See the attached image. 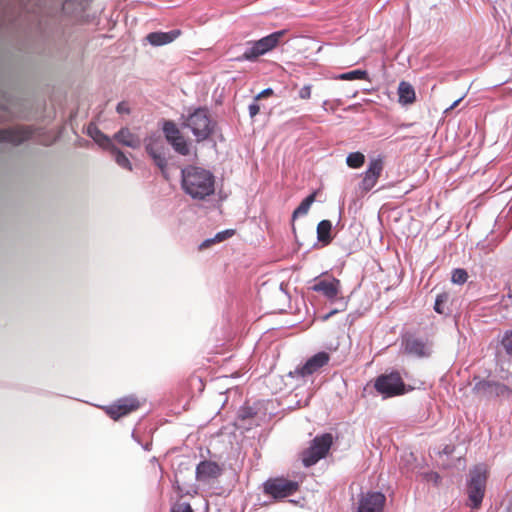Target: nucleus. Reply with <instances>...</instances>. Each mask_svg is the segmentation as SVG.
Wrapping results in <instances>:
<instances>
[{"label": "nucleus", "instance_id": "1", "mask_svg": "<svg viewBox=\"0 0 512 512\" xmlns=\"http://www.w3.org/2000/svg\"><path fill=\"white\" fill-rule=\"evenodd\" d=\"M181 187L194 200H204L215 192V176L205 168L187 165L181 169Z\"/></svg>", "mask_w": 512, "mask_h": 512}, {"label": "nucleus", "instance_id": "2", "mask_svg": "<svg viewBox=\"0 0 512 512\" xmlns=\"http://www.w3.org/2000/svg\"><path fill=\"white\" fill-rule=\"evenodd\" d=\"M311 289L315 292L321 293L325 298L337 304V308L332 309L329 313L323 316L324 320H327L332 315L343 311L346 308L347 302L344 300V297L340 295L341 283L338 279L330 276L315 278Z\"/></svg>", "mask_w": 512, "mask_h": 512}, {"label": "nucleus", "instance_id": "3", "mask_svg": "<svg viewBox=\"0 0 512 512\" xmlns=\"http://www.w3.org/2000/svg\"><path fill=\"white\" fill-rule=\"evenodd\" d=\"M285 34L286 30H279L257 41L247 42L245 51L242 55L235 57V60L238 62L256 60L259 56L273 50L280 43Z\"/></svg>", "mask_w": 512, "mask_h": 512}, {"label": "nucleus", "instance_id": "4", "mask_svg": "<svg viewBox=\"0 0 512 512\" xmlns=\"http://www.w3.org/2000/svg\"><path fill=\"white\" fill-rule=\"evenodd\" d=\"M183 119V127L189 128L198 142L206 140L213 132L214 123L206 108H197Z\"/></svg>", "mask_w": 512, "mask_h": 512}, {"label": "nucleus", "instance_id": "5", "mask_svg": "<svg viewBox=\"0 0 512 512\" xmlns=\"http://www.w3.org/2000/svg\"><path fill=\"white\" fill-rule=\"evenodd\" d=\"M487 480V470L483 465H477L469 472V478L467 480V495L469 499V505L473 509H477L481 506Z\"/></svg>", "mask_w": 512, "mask_h": 512}, {"label": "nucleus", "instance_id": "6", "mask_svg": "<svg viewBox=\"0 0 512 512\" xmlns=\"http://www.w3.org/2000/svg\"><path fill=\"white\" fill-rule=\"evenodd\" d=\"M333 443V437L329 433L316 436L310 446L302 452V462L305 467H311L315 465L319 460L323 459L331 445Z\"/></svg>", "mask_w": 512, "mask_h": 512}, {"label": "nucleus", "instance_id": "7", "mask_svg": "<svg viewBox=\"0 0 512 512\" xmlns=\"http://www.w3.org/2000/svg\"><path fill=\"white\" fill-rule=\"evenodd\" d=\"M374 388L383 398L394 397L405 392V384L398 372L379 375L375 379Z\"/></svg>", "mask_w": 512, "mask_h": 512}, {"label": "nucleus", "instance_id": "8", "mask_svg": "<svg viewBox=\"0 0 512 512\" xmlns=\"http://www.w3.org/2000/svg\"><path fill=\"white\" fill-rule=\"evenodd\" d=\"M298 489V482L285 478H270L263 483V492L274 500L289 497Z\"/></svg>", "mask_w": 512, "mask_h": 512}, {"label": "nucleus", "instance_id": "9", "mask_svg": "<svg viewBox=\"0 0 512 512\" xmlns=\"http://www.w3.org/2000/svg\"><path fill=\"white\" fill-rule=\"evenodd\" d=\"M473 392L480 398L491 399L494 397L508 398L511 395V390L505 384L491 381L479 380L473 387Z\"/></svg>", "mask_w": 512, "mask_h": 512}, {"label": "nucleus", "instance_id": "10", "mask_svg": "<svg viewBox=\"0 0 512 512\" xmlns=\"http://www.w3.org/2000/svg\"><path fill=\"white\" fill-rule=\"evenodd\" d=\"M328 362V353L324 351L318 352L310 357L303 365L298 366L294 371L289 372L288 376L305 378L318 372Z\"/></svg>", "mask_w": 512, "mask_h": 512}, {"label": "nucleus", "instance_id": "11", "mask_svg": "<svg viewBox=\"0 0 512 512\" xmlns=\"http://www.w3.org/2000/svg\"><path fill=\"white\" fill-rule=\"evenodd\" d=\"M162 130L167 142L171 144V146L176 152L184 156L189 154V146L184 137L182 136L179 128L173 121H164Z\"/></svg>", "mask_w": 512, "mask_h": 512}, {"label": "nucleus", "instance_id": "12", "mask_svg": "<svg viewBox=\"0 0 512 512\" xmlns=\"http://www.w3.org/2000/svg\"><path fill=\"white\" fill-rule=\"evenodd\" d=\"M383 170V161L380 157L370 160L367 170L363 174V179L359 183V189L367 193L375 187L381 172Z\"/></svg>", "mask_w": 512, "mask_h": 512}, {"label": "nucleus", "instance_id": "13", "mask_svg": "<svg viewBox=\"0 0 512 512\" xmlns=\"http://www.w3.org/2000/svg\"><path fill=\"white\" fill-rule=\"evenodd\" d=\"M140 403L134 396H128L117 400L114 404L105 408L106 413L114 420L126 416L130 412L138 409Z\"/></svg>", "mask_w": 512, "mask_h": 512}, {"label": "nucleus", "instance_id": "14", "mask_svg": "<svg viewBox=\"0 0 512 512\" xmlns=\"http://www.w3.org/2000/svg\"><path fill=\"white\" fill-rule=\"evenodd\" d=\"M386 497L381 492L362 494L358 500L356 512H382Z\"/></svg>", "mask_w": 512, "mask_h": 512}, {"label": "nucleus", "instance_id": "15", "mask_svg": "<svg viewBox=\"0 0 512 512\" xmlns=\"http://www.w3.org/2000/svg\"><path fill=\"white\" fill-rule=\"evenodd\" d=\"M222 474V468L214 461H201L195 471L196 480L203 484H210Z\"/></svg>", "mask_w": 512, "mask_h": 512}, {"label": "nucleus", "instance_id": "16", "mask_svg": "<svg viewBox=\"0 0 512 512\" xmlns=\"http://www.w3.org/2000/svg\"><path fill=\"white\" fill-rule=\"evenodd\" d=\"M405 351L416 357H427L431 354V345L422 338L408 337L405 340Z\"/></svg>", "mask_w": 512, "mask_h": 512}, {"label": "nucleus", "instance_id": "17", "mask_svg": "<svg viewBox=\"0 0 512 512\" xmlns=\"http://www.w3.org/2000/svg\"><path fill=\"white\" fill-rule=\"evenodd\" d=\"M179 35V30H171L169 32H152L146 36V39L152 46H162L173 42Z\"/></svg>", "mask_w": 512, "mask_h": 512}, {"label": "nucleus", "instance_id": "18", "mask_svg": "<svg viewBox=\"0 0 512 512\" xmlns=\"http://www.w3.org/2000/svg\"><path fill=\"white\" fill-rule=\"evenodd\" d=\"M114 139L123 146L132 149H137L141 146L140 138L137 135L131 133L128 128H121L118 132L115 133Z\"/></svg>", "mask_w": 512, "mask_h": 512}, {"label": "nucleus", "instance_id": "19", "mask_svg": "<svg viewBox=\"0 0 512 512\" xmlns=\"http://www.w3.org/2000/svg\"><path fill=\"white\" fill-rule=\"evenodd\" d=\"M87 134L102 148L109 150L113 146L112 139L104 134L95 124H89Z\"/></svg>", "mask_w": 512, "mask_h": 512}, {"label": "nucleus", "instance_id": "20", "mask_svg": "<svg viewBox=\"0 0 512 512\" xmlns=\"http://www.w3.org/2000/svg\"><path fill=\"white\" fill-rule=\"evenodd\" d=\"M398 101L401 105H410L415 99V90L414 87L406 81H401L398 85Z\"/></svg>", "mask_w": 512, "mask_h": 512}, {"label": "nucleus", "instance_id": "21", "mask_svg": "<svg viewBox=\"0 0 512 512\" xmlns=\"http://www.w3.org/2000/svg\"><path fill=\"white\" fill-rule=\"evenodd\" d=\"M145 150L148 155H153V153L164 152L166 151L165 144L160 134L154 133L146 137L145 139Z\"/></svg>", "mask_w": 512, "mask_h": 512}, {"label": "nucleus", "instance_id": "22", "mask_svg": "<svg viewBox=\"0 0 512 512\" xmlns=\"http://www.w3.org/2000/svg\"><path fill=\"white\" fill-rule=\"evenodd\" d=\"M316 193L313 192L309 194L306 198L302 200L299 206L294 210L292 214V218L295 219L299 216H304L308 213L311 205L315 202Z\"/></svg>", "mask_w": 512, "mask_h": 512}, {"label": "nucleus", "instance_id": "23", "mask_svg": "<svg viewBox=\"0 0 512 512\" xmlns=\"http://www.w3.org/2000/svg\"><path fill=\"white\" fill-rule=\"evenodd\" d=\"M62 10L67 15H78L84 10V3L82 0H65Z\"/></svg>", "mask_w": 512, "mask_h": 512}, {"label": "nucleus", "instance_id": "24", "mask_svg": "<svg viewBox=\"0 0 512 512\" xmlns=\"http://www.w3.org/2000/svg\"><path fill=\"white\" fill-rule=\"evenodd\" d=\"M332 224L329 220H322L317 225V236L318 240L323 243H329L331 240L330 232H331Z\"/></svg>", "mask_w": 512, "mask_h": 512}, {"label": "nucleus", "instance_id": "25", "mask_svg": "<svg viewBox=\"0 0 512 512\" xmlns=\"http://www.w3.org/2000/svg\"><path fill=\"white\" fill-rule=\"evenodd\" d=\"M109 151L114 155L115 162L122 168L127 169L129 171L132 170V164L128 157L118 149L114 144L109 149Z\"/></svg>", "mask_w": 512, "mask_h": 512}, {"label": "nucleus", "instance_id": "26", "mask_svg": "<svg viewBox=\"0 0 512 512\" xmlns=\"http://www.w3.org/2000/svg\"><path fill=\"white\" fill-rule=\"evenodd\" d=\"M154 164L160 169L162 175L168 179V174H167V157H166V151L164 152H158V153H153V155H149Z\"/></svg>", "mask_w": 512, "mask_h": 512}, {"label": "nucleus", "instance_id": "27", "mask_svg": "<svg viewBox=\"0 0 512 512\" xmlns=\"http://www.w3.org/2000/svg\"><path fill=\"white\" fill-rule=\"evenodd\" d=\"M25 139L24 136L12 130H0V142H10L15 145L20 144Z\"/></svg>", "mask_w": 512, "mask_h": 512}, {"label": "nucleus", "instance_id": "28", "mask_svg": "<svg viewBox=\"0 0 512 512\" xmlns=\"http://www.w3.org/2000/svg\"><path fill=\"white\" fill-rule=\"evenodd\" d=\"M367 78H368L367 71L361 70V69L345 72V73L339 74L338 76L335 77V79L347 80V81L367 79Z\"/></svg>", "mask_w": 512, "mask_h": 512}, {"label": "nucleus", "instance_id": "29", "mask_svg": "<svg viewBox=\"0 0 512 512\" xmlns=\"http://www.w3.org/2000/svg\"><path fill=\"white\" fill-rule=\"evenodd\" d=\"M365 163V156L361 152L349 153L346 157V164L353 169L360 168Z\"/></svg>", "mask_w": 512, "mask_h": 512}, {"label": "nucleus", "instance_id": "30", "mask_svg": "<svg viewBox=\"0 0 512 512\" xmlns=\"http://www.w3.org/2000/svg\"><path fill=\"white\" fill-rule=\"evenodd\" d=\"M449 295L447 293H441L436 296L434 310L439 314H445L444 304L448 301Z\"/></svg>", "mask_w": 512, "mask_h": 512}, {"label": "nucleus", "instance_id": "31", "mask_svg": "<svg viewBox=\"0 0 512 512\" xmlns=\"http://www.w3.org/2000/svg\"><path fill=\"white\" fill-rule=\"evenodd\" d=\"M501 345L503 346L506 354L512 359V330L504 333Z\"/></svg>", "mask_w": 512, "mask_h": 512}, {"label": "nucleus", "instance_id": "32", "mask_svg": "<svg viewBox=\"0 0 512 512\" xmlns=\"http://www.w3.org/2000/svg\"><path fill=\"white\" fill-rule=\"evenodd\" d=\"M468 274L464 269H454L452 272L451 280L455 284H464L467 281Z\"/></svg>", "mask_w": 512, "mask_h": 512}, {"label": "nucleus", "instance_id": "33", "mask_svg": "<svg viewBox=\"0 0 512 512\" xmlns=\"http://www.w3.org/2000/svg\"><path fill=\"white\" fill-rule=\"evenodd\" d=\"M312 86L310 84L304 85L298 93L300 99L307 100L311 97Z\"/></svg>", "mask_w": 512, "mask_h": 512}, {"label": "nucleus", "instance_id": "34", "mask_svg": "<svg viewBox=\"0 0 512 512\" xmlns=\"http://www.w3.org/2000/svg\"><path fill=\"white\" fill-rule=\"evenodd\" d=\"M172 512H193V510L188 503H180V504H177L172 509Z\"/></svg>", "mask_w": 512, "mask_h": 512}, {"label": "nucleus", "instance_id": "35", "mask_svg": "<svg viewBox=\"0 0 512 512\" xmlns=\"http://www.w3.org/2000/svg\"><path fill=\"white\" fill-rule=\"evenodd\" d=\"M248 110H249V115L251 118L255 117L259 111H260V106L259 104L257 103V101H255V99L253 100V102L249 105L248 107Z\"/></svg>", "mask_w": 512, "mask_h": 512}, {"label": "nucleus", "instance_id": "36", "mask_svg": "<svg viewBox=\"0 0 512 512\" xmlns=\"http://www.w3.org/2000/svg\"><path fill=\"white\" fill-rule=\"evenodd\" d=\"M233 233H234L233 230L221 231L215 235V239L217 242H221L224 239L230 237Z\"/></svg>", "mask_w": 512, "mask_h": 512}, {"label": "nucleus", "instance_id": "37", "mask_svg": "<svg viewBox=\"0 0 512 512\" xmlns=\"http://www.w3.org/2000/svg\"><path fill=\"white\" fill-rule=\"evenodd\" d=\"M272 94H273V89L272 88H265L260 93H258L254 98H255V101H258L259 99L267 97V96L272 95Z\"/></svg>", "mask_w": 512, "mask_h": 512}, {"label": "nucleus", "instance_id": "38", "mask_svg": "<svg viewBox=\"0 0 512 512\" xmlns=\"http://www.w3.org/2000/svg\"><path fill=\"white\" fill-rule=\"evenodd\" d=\"M117 112L118 113H128L129 112V109L126 105V103L124 102H120L118 105H117Z\"/></svg>", "mask_w": 512, "mask_h": 512}, {"label": "nucleus", "instance_id": "39", "mask_svg": "<svg viewBox=\"0 0 512 512\" xmlns=\"http://www.w3.org/2000/svg\"><path fill=\"white\" fill-rule=\"evenodd\" d=\"M322 108H323V110H325V111H328V110H330V109H331V110H334V107L330 106V103H329V101H328V100L323 101V103H322Z\"/></svg>", "mask_w": 512, "mask_h": 512}, {"label": "nucleus", "instance_id": "40", "mask_svg": "<svg viewBox=\"0 0 512 512\" xmlns=\"http://www.w3.org/2000/svg\"><path fill=\"white\" fill-rule=\"evenodd\" d=\"M213 242H217L215 237L214 238H211V239H206L202 244H201V247H207L209 246L211 243Z\"/></svg>", "mask_w": 512, "mask_h": 512}, {"label": "nucleus", "instance_id": "41", "mask_svg": "<svg viewBox=\"0 0 512 512\" xmlns=\"http://www.w3.org/2000/svg\"><path fill=\"white\" fill-rule=\"evenodd\" d=\"M213 242H217L215 237L214 238H211V239H206L202 244H201V247H207L209 246L211 243Z\"/></svg>", "mask_w": 512, "mask_h": 512}, {"label": "nucleus", "instance_id": "42", "mask_svg": "<svg viewBox=\"0 0 512 512\" xmlns=\"http://www.w3.org/2000/svg\"><path fill=\"white\" fill-rule=\"evenodd\" d=\"M462 100V97H460L459 99L455 100L448 108V110H451V109H454Z\"/></svg>", "mask_w": 512, "mask_h": 512}, {"label": "nucleus", "instance_id": "43", "mask_svg": "<svg viewBox=\"0 0 512 512\" xmlns=\"http://www.w3.org/2000/svg\"><path fill=\"white\" fill-rule=\"evenodd\" d=\"M453 451V448L450 447L449 445H447L444 449H443V453L446 454V455H449L451 454Z\"/></svg>", "mask_w": 512, "mask_h": 512}, {"label": "nucleus", "instance_id": "44", "mask_svg": "<svg viewBox=\"0 0 512 512\" xmlns=\"http://www.w3.org/2000/svg\"><path fill=\"white\" fill-rule=\"evenodd\" d=\"M151 445L152 443L151 442H147L145 444H141L142 448L146 451H150L151 450Z\"/></svg>", "mask_w": 512, "mask_h": 512}, {"label": "nucleus", "instance_id": "45", "mask_svg": "<svg viewBox=\"0 0 512 512\" xmlns=\"http://www.w3.org/2000/svg\"><path fill=\"white\" fill-rule=\"evenodd\" d=\"M132 438L138 443V444H142L141 441L139 440V438L136 436V433L135 432H132Z\"/></svg>", "mask_w": 512, "mask_h": 512}, {"label": "nucleus", "instance_id": "46", "mask_svg": "<svg viewBox=\"0 0 512 512\" xmlns=\"http://www.w3.org/2000/svg\"><path fill=\"white\" fill-rule=\"evenodd\" d=\"M250 415H251V413L250 412H246V411H243L242 414H241V416L243 418L249 417Z\"/></svg>", "mask_w": 512, "mask_h": 512}, {"label": "nucleus", "instance_id": "47", "mask_svg": "<svg viewBox=\"0 0 512 512\" xmlns=\"http://www.w3.org/2000/svg\"><path fill=\"white\" fill-rule=\"evenodd\" d=\"M433 476H434V478H435V482H437V480H438L439 476H438L437 474H434Z\"/></svg>", "mask_w": 512, "mask_h": 512}, {"label": "nucleus", "instance_id": "48", "mask_svg": "<svg viewBox=\"0 0 512 512\" xmlns=\"http://www.w3.org/2000/svg\"><path fill=\"white\" fill-rule=\"evenodd\" d=\"M507 512H512V510H508Z\"/></svg>", "mask_w": 512, "mask_h": 512}]
</instances>
